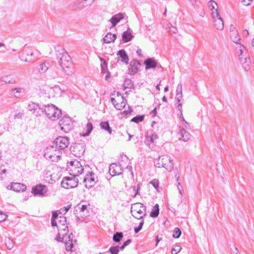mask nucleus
<instances>
[{"instance_id":"nucleus-1","label":"nucleus","mask_w":254,"mask_h":254,"mask_svg":"<svg viewBox=\"0 0 254 254\" xmlns=\"http://www.w3.org/2000/svg\"><path fill=\"white\" fill-rule=\"evenodd\" d=\"M55 50L58 62L62 70L65 74L71 75L72 73V71L70 70V66L72 65L71 58L65 52L64 49L60 46L56 47Z\"/></svg>"},{"instance_id":"nucleus-2","label":"nucleus","mask_w":254,"mask_h":254,"mask_svg":"<svg viewBox=\"0 0 254 254\" xmlns=\"http://www.w3.org/2000/svg\"><path fill=\"white\" fill-rule=\"evenodd\" d=\"M39 110L41 113H45L49 119L52 121L59 119L62 114L61 110L53 104L42 105V107H39Z\"/></svg>"},{"instance_id":"nucleus-3","label":"nucleus","mask_w":254,"mask_h":254,"mask_svg":"<svg viewBox=\"0 0 254 254\" xmlns=\"http://www.w3.org/2000/svg\"><path fill=\"white\" fill-rule=\"evenodd\" d=\"M85 168H82V165L80 164V175L84 173V170H86V174L83 180V183L84 184L86 188L89 189L95 185L96 182L95 181V174L90 170L91 168L88 165H85Z\"/></svg>"},{"instance_id":"nucleus-4","label":"nucleus","mask_w":254,"mask_h":254,"mask_svg":"<svg viewBox=\"0 0 254 254\" xmlns=\"http://www.w3.org/2000/svg\"><path fill=\"white\" fill-rule=\"evenodd\" d=\"M171 157L167 155H164L158 157V158L154 162V165L158 168H165L167 170L171 172L173 168L174 163L172 162Z\"/></svg>"},{"instance_id":"nucleus-5","label":"nucleus","mask_w":254,"mask_h":254,"mask_svg":"<svg viewBox=\"0 0 254 254\" xmlns=\"http://www.w3.org/2000/svg\"><path fill=\"white\" fill-rule=\"evenodd\" d=\"M146 207L141 203H135L131 207V213L132 216L137 219H143L144 216L146 215Z\"/></svg>"},{"instance_id":"nucleus-6","label":"nucleus","mask_w":254,"mask_h":254,"mask_svg":"<svg viewBox=\"0 0 254 254\" xmlns=\"http://www.w3.org/2000/svg\"><path fill=\"white\" fill-rule=\"evenodd\" d=\"M52 147L63 150L68 146L69 144V139L67 137L58 136L55 139Z\"/></svg>"},{"instance_id":"nucleus-7","label":"nucleus","mask_w":254,"mask_h":254,"mask_svg":"<svg viewBox=\"0 0 254 254\" xmlns=\"http://www.w3.org/2000/svg\"><path fill=\"white\" fill-rule=\"evenodd\" d=\"M78 180L75 176L72 177H65L61 183L62 187L65 189L73 188L77 186Z\"/></svg>"},{"instance_id":"nucleus-8","label":"nucleus","mask_w":254,"mask_h":254,"mask_svg":"<svg viewBox=\"0 0 254 254\" xmlns=\"http://www.w3.org/2000/svg\"><path fill=\"white\" fill-rule=\"evenodd\" d=\"M59 124L61 130L65 132H68L72 128L71 120L69 117L66 116H64L60 119Z\"/></svg>"},{"instance_id":"nucleus-9","label":"nucleus","mask_w":254,"mask_h":254,"mask_svg":"<svg viewBox=\"0 0 254 254\" xmlns=\"http://www.w3.org/2000/svg\"><path fill=\"white\" fill-rule=\"evenodd\" d=\"M141 64L137 60H132L130 63L129 66L128 68V74L130 75H134L140 70L141 67Z\"/></svg>"},{"instance_id":"nucleus-10","label":"nucleus","mask_w":254,"mask_h":254,"mask_svg":"<svg viewBox=\"0 0 254 254\" xmlns=\"http://www.w3.org/2000/svg\"><path fill=\"white\" fill-rule=\"evenodd\" d=\"M121 167L122 166L121 165L118 166L117 163H112L109 167V172L110 175L113 177L116 175H120L123 174V169Z\"/></svg>"},{"instance_id":"nucleus-11","label":"nucleus","mask_w":254,"mask_h":254,"mask_svg":"<svg viewBox=\"0 0 254 254\" xmlns=\"http://www.w3.org/2000/svg\"><path fill=\"white\" fill-rule=\"evenodd\" d=\"M46 186L43 185H37L32 188V193L35 195L44 196L47 192Z\"/></svg>"},{"instance_id":"nucleus-12","label":"nucleus","mask_w":254,"mask_h":254,"mask_svg":"<svg viewBox=\"0 0 254 254\" xmlns=\"http://www.w3.org/2000/svg\"><path fill=\"white\" fill-rule=\"evenodd\" d=\"M230 36L233 42L243 46L240 42L241 41V38L239 37V33L234 27H232V25H231L230 28Z\"/></svg>"},{"instance_id":"nucleus-13","label":"nucleus","mask_w":254,"mask_h":254,"mask_svg":"<svg viewBox=\"0 0 254 254\" xmlns=\"http://www.w3.org/2000/svg\"><path fill=\"white\" fill-rule=\"evenodd\" d=\"M178 137L179 139L183 140L186 142L188 141L190 137V132L184 128H181L180 131L178 133Z\"/></svg>"},{"instance_id":"nucleus-14","label":"nucleus","mask_w":254,"mask_h":254,"mask_svg":"<svg viewBox=\"0 0 254 254\" xmlns=\"http://www.w3.org/2000/svg\"><path fill=\"white\" fill-rule=\"evenodd\" d=\"M145 69L155 68L157 66V62L153 58H148L144 61Z\"/></svg>"},{"instance_id":"nucleus-15","label":"nucleus","mask_w":254,"mask_h":254,"mask_svg":"<svg viewBox=\"0 0 254 254\" xmlns=\"http://www.w3.org/2000/svg\"><path fill=\"white\" fill-rule=\"evenodd\" d=\"M10 186V190L17 192H19L20 191H24L27 188L25 185L18 183H12Z\"/></svg>"},{"instance_id":"nucleus-16","label":"nucleus","mask_w":254,"mask_h":254,"mask_svg":"<svg viewBox=\"0 0 254 254\" xmlns=\"http://www.w3.org/2000/svg\"><path fill=\"white\" fill-rule=\"evenodd\" d=\"M124 18V15L122 13H119L113 15L109 20V21L112 24V27L116 26L122 19Z\"/></svg>"},{"instance_id":"nucleus-17","label":"nucleus","mask_w":254,"mask_h":254,"mask_svg":"<svg viewBox=\"0 0 254 254\" xmlns=\"http://www.w3.org/2000/svg\"><path fill=\"white\" fill-rule=\"evenodd\" d=\"M117 55L121 59V61L123 63H125L126 64H128V56L125 50H120L117 53Z\"/></svg>"},{"instance_id":"nucleus-18","label":"nucleus","mask_w":254,"mask_h":254,"mask_svg":"<svg viewBox=\"0 0 254 254\" xmlns=\"http://www.w3.org/2000/svg\"><path fill=\"white\" fill-rule=\"evenodd\" d=\"M42 105H40L38 104H35L33 102H31L29 103L28 105L27 108L30 111L34 110V112L35 113H37V115L39 114V115H41V113H39V107H42Z\"/></svg>"},{"instance_id":"nucleus-19","label":"nucleus","mask_w":254,"mask_h":254,"mask_svg":"<svg viewBox=\"0 0 254 254\" xmlns=\"http://www.w3.org/2000/svg\"><path fill=\"white\" fill-rule=\"evenodd\" d=\"M93 130V126L91 122H88L85 128L83 129L82 133H80V136H86L89 135Z\"/></svg>"},{"instance_id":"nucleus-20","label":"nucleus","mask_w":254,"mask_h":254,"mask_svg":"<svg viewBox=\"0 0 254 254\" xmlns=\"http://www.w3.org/2000/svg\"><path fill=\"white\" fill-rule=\"evenodd\" d=\"M214 26L218 30H222L224 29V22L221 17L216 18L213 21Z\"/></svg>"},{"instance_id":"nucleus-21","label":"nucleus","mask_w":254,"mask_h":254,"mask_svg":"<svg viewBox=\"0 0 254 254\" xmlns=\"http://www.w3.org/2000/svg\"><path fill=\"white\" fill-rule=\"evenodd\" d=\"M117 38L116 34H112L111 32H109L103 38V41L104 43H110L112 42H114Z\"/></svg>"},{"instance_id":"nucleus-22","label":"nucleus","mask_w":254,"mask_h":254,"mask_svg":"<svg viewBox=\"0 0 254 254\" xmlns=\"http://www.w3.org/2000/svg\"><path fill=\"white\" fill-rule=\"evenodd\" d=\"M59 213L58 211H54L52 212L51 225L52 227H55L58 225L57 220L59 219Z\"/></svg>"},{"instance_id":"nucleus-23","label":"nucleus","mask_w":254,"mask_h":254,"mask_svg":"<svg viewBox=\"0 0 254 254\" xmlns=\"http://www.w3.org/2000/svg\"><path fill=\"white\" fill-rule=\"evenodd\" d=\"M133 37L132 34L127 31H125L122 34V40L124 43L130 41Z\"/></svg>"},{"instance_id":"nucleus-24","label":"nucleus","mask_w":254,"mask_h":254,"mask_svg":"<svg viewBox=\"0 0 254 254\" xmlns=\"http://www.w3.org/2000/svg\"><path fill=\"white\" fill-rule=\"evenodd\" d=\"M51 66V64L49 62H44L40 65V67L39 68V71L40 73H44Z\"/></svg>"},{"instance_id":"nucleus-25","label":"nucleus","mask_w":254,"mask_h":254,"mask_svg":"<svg viewBox=\"0 0 254 254\" xmlns=\"http://www.w3.org/2000/svg\"><path fill=\"white\" fill-rule=\"evenodd\" d=\"M241 61L243 68L246 71H248L250 69L251 61L250 58H245L244 60L242 58Z\"/></svg>"},{"instance_id":"nucleus-26","label":"nucleus","mask_w":254,"mask_h":254,"mask_svg":"<svg viewBox=\"0 0 254 254\" xmlns=\"http://www.w3.org/2000/svg\"><path fill=\"white\" fill-rule=\"evenodd\" d=\"M100 126L102 129L107 131L110 134L112 133V130L108 121L101 122L100 124Z\"/></svg>"},{"instance_id":"nucleus-27","label":"nucleus","mask_w":254,"mask_h":254,"mask_svg":"<svg viewBox=\"0 0 254 254\" xmlns=\"http://www.w3.org/2000/svg\"><path fill=\"white\" fill-rule=\"evenodd\" d=\"M159 213V206L158 204H156L153 208L152 209L150 213V216L152 218L157 217Z\"/></svg>"},{"instance_id":"nucleus-28","label":"nucleus","mask_w":254,"mask_h":254,"mask_svg":"<svg viewBox=\"0 0 254 254\" xmlns=\"http://www.w3.org/2000/svg\"><path fill=\"white\" fill-rule=\"evenodd\" d=\"M24 91L23 88H16L12 89L11 90V94L14 95L15 97L19 98L21 96V93H23Z\"/></svg>"},{"instance_id":"nucleus-29","label":"nucleus","mask_w":254,"mask_h":254,"mask_svg":"<svg viewBox=\"0 0 254 254\" xmlns=\"http://www.w3.org/2000/svg\"><path fill=\"white\" fill-rule=\"evenodd\" d=\"M123 236V233L122 232H117L114 234L113 240L114 242L118 243L121 241Z\"/></svg>"},{"instance_id":"nucleus-30","label":"nucleus","mask_w":254,"mask_h":254,"mask_svg":"<svg viewBox=\"0 0 254 254\" xmlns=\"http://www.w3.org/2000/svg\"><path fill=\"white\" fill-rule=\"evenodd\" d=\"M1 81L6 83H13L15 80L11 75H6L1 78Z\"/></svg>"},{"instance_id":"nucleus-31","label":"nucleus","mask_w":254,"mask_h":254,"mask_svg":"<svg viewBox=\"0 0 254 254\" xmlns=\"http://www.w3.org/2000/svg\"><path fill=\"white\" fill-rule=\"evenodd\" d=\"M65 247L66 251H74V244H73V240H71V242L66 241L65 242Z\"/></svg>"},{"instance_id":"nucleus-32","label":"nucleus","mask_w":254,"mask_h":254,"mask_svg":"<svg viewBox=\"0 0 254 254\" xmlns=\"http://www.w3.org/2000/svg\"><path fill=\"white\" fill-rule=\"evenodd\" d=\"M119 250V246H112L110 248L109 251L105 253V254H108L109 252L111 254H118Z\"/></svg>"},{"instance_id":"nucleus-33","label":"nucleus","mask_w":254,"mask_h":254,"mask_svg":"<svg viewBox=\"0 0 254 254\" xmlns=\"http://www.w3.org/2000/svg\"><path fill=\"white\" fill-rule=\"evenodd\" d=\"M5 244L6 248L9 250L12 249L14 247L13 241L9 238L5 239Z\"/></svg>"},{"instance_id":"nucleus-34","label":"nucleus","mask_w":254,"mask_h":254,"mask_svg":"<svg viewBox=\"0 0 254 254\" xmlns=\"http://www.w3.org/2000/svg\"><path fill=\"white\" fill-rule=\"evenodd\" d=\"M144 119V115H137L133 117V118H132L131 121L134 122L135 123H138L143 121Z\"/></svg>"},{"instance_id":"nucleus-35","label":"nucleus","mask_w":254,"mask_h":254,"mask_svg":"<svg viewBox=\"0 0 254 254\" xmlns=\"http://www.w3.org/2000/svg\"><path fill=\"white\" fill-rule=\"evenodd\" d=\"M124 86L125 88H132L133 84L132 81L128 78H126L124 81Z\"/></svg>"},{"instance_id":"nucleus-36","label":"nucleus","mask_w":254,"mask_h":254,"mask_svg":"<svg viewBox=\"0 0 254 254\" xmlns=\"http://www.w3.org/2000/svg\"><path fill=\"white\" fill-rule=\"evenodd\" d=\"M182 234L181 230L180 228L176 227L174 229L173 237L174 238H179Z\"/></svg>"},{"instance_id":"nucleus-37","label":"nucleus","mask_w":254,"mask_h":254,"mask_svg":"<svg viewBox=\"0 0 254 254\" xmlns=\"http://www.w3.org/2000/svg\"><path fill=\"white\" fill-rule=\"evenodd\" d=\"M57 223L58 224V225H64L66 224V217H65L64 216H59V219L57 220Z\"/></svg>"},{"instance_id":"nucleus-38","label":"nucleus","mask_w":254,"mask_h":254,"mask_svg":"<svg viewBox=\"0 0 254 254\" xmlns=\"http://www.w3.org/2000/svg\"><path fill=\"white\" fill-rule=\"evenodd\" d=\"M93 1L94 0H83L81 2L80 1V4H82V7L80 6V8H84L88 5H90Z\"/></svg>"},{"instance_id":"nucleus-39","label":"nucleus","mask_w":254,"mask_h":254,"mask_svg":"<svg viewBox=\"0 0 254 254\" xmlns=\"http://www.w3.org/2000/svg\"><path fill=\"white\" fill-rule=\"evenodd\" d=\"M212 17L214 20H215L216 18H218L219 17H221L220 16L219 13L218 12V6L216 7V8L215 9L214 11H212L211 13Z\"/></svg>"},{"instance_id":"nucleus-40","label":"nucleus","mask_w":254,"mask_h":254,"mask_svg":"<svg viewBox=\"0 0 254 254\" xmlns=\"http://www.w3.org/2000/svg\"><path fill=\"white\" fill-rule=\"evenodd\" d=\"M152 186L154 187V188L157 190L158 191H159L158 188H159V182L158 180L155 179H153L150 183Z\"/></svg>"},{"instance_id":"nucleus-41","label":"nucleus","mask_w":254,"mask_h":254,"mask_svg":"<svg viewBox=\"0 0 254 254\" xmlns=\"http://www.w3.org/2000/svg\"><path fill=\"white\" fill-rule=\"evenodd\" d=\"M141 221L139 223V225L138 227H135L134 229V233L135 234L138 233L142 228V226L144 224V220L143 219H141Z\"/></svg>"},{"instance_id":"nucleus-42","label":"nucleus","mask_w":254,"mask_h":254,"mask_svg":"<svg viewBox=\"0 0 254 254\" xmlns=\"http://www.w3.org/2000/svg\"><path fill=\"white\" fill-rule=\"evenodd\" d=\"M215 5L217 6V4L215 1L211 0L209 1L208 6L211 10H215V9L216 8H215Z\"/></svg>"},{"instance_id":"nucleus-43","label":"nucleus","mask_w":254,"mask_h":254,"mask_svg":"<svg viewBox=\"0 0 254 254\" xmlns=\"http://www.w3.org/2000/svg\"><path fill=\"white\" fill-rule=\"evenodd\" d=\"M182 247L180 246L176 245L172 249V254H177L181 251Z\"/></svg>"},{"instance_id":"nucleus-44","label":"nucleus","mask_w":254,"mask_h":254,"mask_svg":"<svg viewBox=\"0 0 254 254\" xmlns=\"http://www.w3.org/2000/svg\"><path fill=\"white\" fill-rule=\"evenodd\" d=\"M101 71L103 73H105L108 70L107 64L106 61H104V63H102L101 64Z\"/></svg>"},{"instance_id":"nucleus-45","label":"nucleus","mask_w":254,"mask_h":254,"mask_svg":"<svg viewBox=\"0 0 254 254\" xmlns=\"http://www.w3.org/2000/svg\"><path fill=\"white\" fill-rule=\"evenodd\" d=\"M131 242L130 239H128L125 241L121 246H119V250L123 251L125 248Z\"/></svg>"},{"instance_id":"nucleus-46","label":"nucleus","mask_w":254,"mask_h":254,"mask_svg":"<svg viewBox=\"0 0 254 254\" xmlns=\"http://www.w3.org/2000/svg\"><path fill=\"white\" fill-rule=\"evenodd\" d=\"M90 215L89 209L84 210L80 213V217L82 218H86Z\"/></svg>"},{"instance_id":"nucleus-47","label":"nucleus","mask_w":254,"mask_h":254,"mask_svg":"<svg viewBox=\"0 0 254 254\" xmlns=\"http://www.w3.org/2000/svg\"><path fill=\"white\" fill-rule=\"evenodd\" d=\"M157 137V135L156 134H153L151 136H147L146 137V140H149L150 143H153L154 142V139H156Z\"/></svg>"},{"instance_id":"nucleus-48","label":"nucleus","mask_w":254,"mask_h":254,"mask_svg":"<svg viewBox=\"0 0 254 254\" xmlns=\"http://www.w3.org/2000/svg\"><path fill=\"white\" fill-rule=\"evenodd\" d=\"M7 215L2 211H0V222H2L6 219Z\"/></svg>"},{"instance_id":"nucleus-49","label":"nucleus","mask_w":254,"mask_h":254,"mask_svg":"<svg viewBox=\"0 0 254 254\" xmlns=\"http://www.w3.org/2000/svg\"><path fill=\"white\" fill-rule=\"evenodd\" d=\"M111 102L116 109H119V103L117 102L114 98H111Z\"/></svg>"},{"instance_id":"nucleus-50","label":"nucleus","mask_w":254,"mask_h":254,"mask_svg":"<svg viewBox=\"0 0 254 254\" xmlns=\"http://www.w3.org/2000/svg\"><path fill=\"white\" fill-rule=\"evenodd\" d=\"M55 226H56L57 227L58 231L61 230H64V229H68L67 224L62 225L58 224V225H56Z\"/></svg>"},{"instance_id":"nucleus-51","label":"nucleus","mask_w":254,"mask_h":254,"mask_svg":"<svg viewBox=\"0 0 254 254\" xmlns=\"http://www.w3.org/2000/svg\"><path fill=\"white\" fill-rule=\"evenodd\" d=\"M64 236H63L59 233L56 236L55 240L59 242H63L64 240Z\"/></svg>"},{"instance_id":"nucleus-52","label":"nucleus","mask_w":254,"mask_h":254,"mask_svg":"<svg viewBox=\"0 0 254 254\" xmlns=\"http://www.w3.org/2000/svg\"><path fill=\"white\" fill-rule=\"evenodd\" d=\"M180 118L182 119V121L184 123V124L185 125V127L187 128L190 129V124L187 121H185L183 116H182L180 115Z\"/></svg>"},{"instance_id":"nucleus-53","label":"nucleus","mask_w":254,"mask_h":254,"mask_svg":"<svg viewBox=\"0 0 254 254\" xmlns=\"http://www.w3.org/2000/svg\"><path fill=\"white\" fill-rule=\"evenodd\" d=\"M79 209V203H78L76 205L74 208V210L73 211L74 214L76 215L77 219H79V217L78 216V209Z\"/></svg>"},{"instance_id":"nucleus-54","label":"nucleus","mask_w":254,"mask_h":254,"mask_svg":"<svg viewBox=\"0 0 254 254\" xmlns=\"http://www.w3.org/2000/svg\"><path fill=\"white\" fill-rule=\"evenodd\" d=\"M59 232L61 235H62L63 236H66L68 232V229H65L64 230H59L58 231Z\"/></svg>"},{"instance_id":"nucleus-55","label":"nucleus","mask_w":254,"mask_h":254,"mask_svg":"<svg viewBox=\"0 0 254 254\" xmlns=\"http://www.w3.org/2000/svg\"><path fill=\"white\" fill-rule=\"evenodd\" d=\"M133 112V110L132 109L131 107L130 106H128V110L127 111H124L122 114L124 115L125 116L129 114H130L131 112Z\"/></svg>"},{"instance_id":"nucleus-56","label":"nucleus","mask_w":254,"mask_h":254,"mask_svg":"<svg viewBox=\"0 0 254 254\" xmlns=\"http://www.w3.org/2000/svg\"><path fill=\"white\" fill-rule=\"evenodd\" d=\"M182 93V86L181 83L179 84L176 89V94Z\"/></svg>"},{"instance_id":"nucleus-57","label":"nucleus","mask_w":254,"mask_h":254,"mask_svg":"<svg viewBox=\"0 0 254 254\" xmlns=\"http://www.w3.org/2000/svg\"><path fill=\"white\" fill-rule=\"evenodd\" d=\"M89 205L83 204L81 205V207H80V213L81 211H83L84 210L90 209V207H88Z\"/></svg>"},{"instance_id":"nucleus-58","label":"nucleus","mask_w":254,"mask_h":254,"mask_svg":"<svg viewBox=\"0 0 254 254\" xmlns=\"http://www.w3.org/2000/svg\"><path fill=\"white\" fill-rule=\"evenodd\" d=\"M176 99L178 103H180L181 100L182 99V93L176 94Z\"/></svg>"},{"instance_id":"nucleus-59","label":"nucleus","mask_w":254,"mask_h":254,"mask_svg":"<svg viewBox=\"0 0 254 254\" xmlns=\"http://www.w3.org/2000/svg\"><path fill=\"white\" fill-rule=\"evenodd\" d=\"M176 108L177 109V110H178L179 111H180V115L181 116H182V103L180 102V103H178V105L176 107Z\"/></svg>"},{"instance_id":"nucleus-60","label":"nucleus","mask_w":254,"mask_h":254,"mask_svg":"<svg viewBox=\"0 0 254 254\" xmlns=\"http://www.w3.org/2000/svg\"><path fill=\"white\" fill-rule=\"evenodd\" d=\"M126 102H124V101H123L121 104H119V109H118V110H121L122 109H123L124 108H125V106H126Z\"/></svg>"},{"instance_id":"nucleus-61","label":"nucleus","mask_w":254,"mask_h":254,"mask_svg":"<svg viewBox=\"0 0 254 254\" xmlns=\"http://www.w3.org/2000/svg\"><path fill=\"white\" fill-rule=\"evenodd\" d=\"M78 163L79 162L76 160L72 161L69 162L70 165L71 166H75V168H76V166H78Z\"/></svg>"},{"instance_id":"nucleus-62","label":"nucleus","mask_w":254,"mask_h":254,"mask_svg":"<svg viewBox=\"0 0 254 254\" xmlns=\"http://www.w3.org/2000/svg\"><path fill=\"white\" fill-rule=\"evenodd\" d=\"M71 204H70L67 205L65 207H64V210H63V211H64V214H65L67 212V211L69 209V208L71 207Z\"/></svg>"},{"instance_id":"nucleus-63","label":"nucleus","mask_w":254,"mask_h":254,"mask_svg":"<svg viewBox=\"0 0 254 254\" xmlns=\"http://www.w3.org/2000/svg\"><path fill=\"white\" fill-rule=\"evenodd\" d=\"M19 59L21 60V61H23L24 62H30V61H28L25 57L23 55H21L19 56Z\"/></svg>"},{"instance_id":"nucleus-64","label":"nucleus","mask_w":254,"mask_h":254,"mask_svg":"<svg viewBox=\"0 0 254 254\" xmlns=\"http://www.w3.org/2000/svg\"><path fill=\"white\" fill-rule=\"evenodd\" d=\"M136 53L139 57H143V55L142 54V50L140 49H138L136 50Z\"/></svg>"}]
</instances>
